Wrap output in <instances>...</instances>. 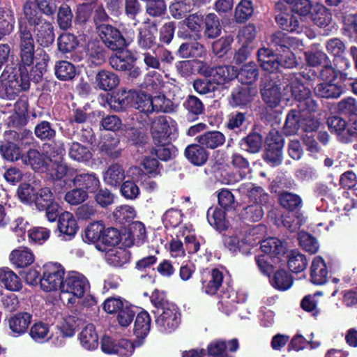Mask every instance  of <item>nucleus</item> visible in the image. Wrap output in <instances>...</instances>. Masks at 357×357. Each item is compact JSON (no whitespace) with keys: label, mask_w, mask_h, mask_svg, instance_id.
I'll return each instance as SVG.
<instances>
[{"label":"nucleus","mask_w":357,"mask_h":357,"mask_svg":"<svg viewBox=\"0 0 357 357\" xmlns=\"http://www.w3.org/2000/svg\"><path fill=\"white\" fill-rule=\"evenodd\" d=\"M289 268L294 273H301L307 265L306 257L298 250H291L287 255Z\"/></svg>","instance_id":"a18cd8bd"},{"label":"nucleus","mask_w":357,"mask_h":357,"mask_svg":"<svg viewBox=\"0 0 357 357\" xmlns=\"http://www.w3.org/2000/svg\"><path fill=\"white\" fill-rule=\"evenodd\" d=\"M258 75L257 65L253 62H249L244 65L238 73H236V77L245 86H248L257 80Z\"/></svg>","instance_id":"58836bf2"},{"label":"nucleus","mask_w":357,"mask_h":357,"mask_svg":"<svg viewBox=\"0 0 357 357\" xmlns=\"http://www.w3.org/2000/svg\"><path fill=\"white\" fill-rule=\"evenodd\" d=\"M310 281L316 285H323L328 281V271L324 259L316 256L312 259L310 268Z\"/></svg>","instance_id":"4468645a"},{"label":"nucleus","mask_w":357,"mask_h":357,"mask_svg":"<svg viewBox=\"0 0 357 357\" xmlns=\"http://www.w3.org/2000/svg\"><path fill=\"white\" fill-rule=\"evenodd\" d=\"M154 322L157 330L163 334L175 331L181 321V315L174 303H165L157 310H153Z\"/></svg>","instance_id":"0eeeda50"},{"label":"nucleus","mask_w":357,"mask_h":357,"mask_svg":"<svg viewBox=\"0 0 357 357\" xmlns=\"http://www.w3.org/2000/svg\"><path fill=\"white\" fill-rule=\"evenodd\" d=\"M90 284L88 279L82 274L72 271L65 276L63 285L61 286V293L63 296L67 295L66 305L73 307L76 305L79 299L89 292Z\"/></svg>","instance_id":"39448f33"},{"label":"nucleus","mask_w":357,"mask_h":357,"mask_svg":"<svg viewBox=\"0 0 357 357\" xmlns=\"http://www.w3.org/2000/svg\"><path fill=\"white\" fill-rule=\"evenodd\" d=\"M83 324L82 317L77 315L69 314L64 317L57 324L56 328L63 337H71L75 333L76 328Z\"/></svg>","instance_id":"393cba45"},{"label":"nucleus","mask_w":357,"mask_h":357,"mask_svg":"<svg viewBox=\"0 0 357 357\" xmlns=\"http://www.w3.org/2000/svg\"><path fill=\"white\" fill-rule=\"evenodd\" d=\"M55 75L60 80H70L75 76V66L66 61H58L54 67Z\"/></svg>","instance_id":"3c124183"},{"label":"nucleus","mask_w":357,"mask_h":357,"mask_svg":"<svg viewBox=\"0 0 357 357\" xmlns=\"http://www.w3.org/2000/svg\"><path fill=\"white\" fill-rule=\"evenodd\" d=\"M177 237L184 238L185 249L189 253H195L199 250V242L196 239L190 226L181 227L177 233Z\"/></svg>","instance_id":"e433bc0d"},{"label":"nucleus","mask_w":357,"mask_h":357,"mask_svg":"<svg viewBox=\"0 0 357 357\" xmlns=\"http://www.w3.org/2000/svg\"><path fill=\"white\" fill-rule=\"evenodd\" d=\"M82 347L86 350H94L98 346V335L93 324L86 325L79 334Z\"/></svg>","instance_id":"b1692460"},{"label":"nucleus","mask_w":357,"mask_h":357,"mask_svg":"<svg viewBox=\"0 0 357 357\" xmlns=\"http://www.w3.org/2000/svg\"><path fill=\"white\" fill-rule=\"evenodd\" d=\"M123 149L120 146V139L116 137H105L100 146V151L111 158L116 159L121 155Z\"/></svg>","instance_id":"4c0bfd02"},{"label":"nucleus","mask_w":357,"mask_h":357,"mask_svg":"<svg viewBox=\"0 0 357 357\" xmlns=\"http://www.w3.org/2000/svg\"><path fill=\"white\" fill-rule=\"evenodd\" d=\"M300 246L310 254H315L319 249V243L315 237L305 231L298 234Z\"/></svg>","instance_id":"864d4df0"},{"label":"nucleus","mask_w":357,"mask_h":357,"mask_svg":"<svg viewBox=\"0 0 357 357\" xmlns=\"http://www.w3.org/2000/svg\"><path fill=\"white\" fill-rule=\"evenodd\" d=\"M261 249L264 254H268L280 261V256L285 253L286 246L280 240L269 238L261 241Z\"/></svg>","instance_id":"bb28decb"},{"label":"nucleus","mask_w":357,"mask_h":357,"mask_svg":"<svg viewBox=\"0 0 357 357\" xmlns=\"http://www.w3.org/2000/svg\"><path fill=\"white\" fill-rule=\"evenodd\" d=\"M10 259L16 266L25 267L33 262L34 256L29 248H20L12 251Z\"/></svg>","instance_id":"72a5a7b5"},{"label":"nucleus","mask_w":357,"mask_h":357,"mask_svg":"<svg viewBox=\"0 0 357 357\" xmlns=\"http://www.w3.org/2000/svg\"><path fill=\"white\" fill-rule=\"evenodd\" d=\"M290 76L296 77L299 82L300 75L296 74H271L265 75L261 80V93L264 101L268 107L274 108L279 105L282 99L288 100L289 97L294 96L289 93L285 95L284 92L288 91L291 88V84L287 80Z\"/></svg>","instance_id":"7ed1b4c3"},{"label":"nucleus","mask_w":357,"mask_h":357,"mask_svg":"<svg viewBox=\"0 0 357 357\" xmlns=\"http://www.w3.org/2000/svg\"><path fill=\"white\" fill-rule=\"evenodd\" d=\"M327 123L330 131L343 143L351 142L354 135L357 133L356 119L347 123L340 116H333L328 119Z\"/></svg>","instance_id":"9b49d317"},{"label":"nucleus","mask_w":357,"mask_h":357,"mask_svg":"<svg viewBox=\"0 0 357 357\" xmlns=\"http://www.w3.org/2000/svg\"><path fill=\"white\" fill-rule=\"evenodd\" d=\"M305 59L307 63L313 67L319 66L323 67L329 61L327 55L321 50H312L305 52Z\"/></svg>","instance_id":"e2e57ef3"},{"label":"nucleus","mask_w":357,"mask_h":357,"mask_svg":"<svg viewBox=\"0 0 357 357\" xmlns=\"http://www.w3.org/2000/svg\"><path fill=\"white\" fill-rule=\"evenodd\" d=\"M225 137L218 131L207 132L198 137V142L202 146L209 149H215L224 144Z\"/></svg>","instance_id":"37998d69"},{"label":"nucleus","mask_w":357,"mask_h":357,"mask_svg":"<svg viewBox=\"0 0 357 357\" xmlns=\"http://www.w3.org/2000/svg\"><path fill=\"white\" fill-rule=\"evenodd\" d=\"M262 146V138L257 133L249 135L240 142V146L243 150L252 153H257Z\"/></svg>","instance_id":"5fc2aeb1"},{"label":"nucleus","mask_w":357,"mask_h":357,"mask_svg":"<svg viewBox=\"0 0 357 357\" xmlns=\"http://www.w3.org/2000/svg\"><path fill=\"white\" fill-rule=\"evenodd\" d=\"M205 34L208 38H214L220 33V26L218 17L214 13H209L205 17Z\"/></svg>","instance_id":"052dcab7"},{"label":"nucleus","mask_w":357,"mask_h":357,"mask_svg":"<svg viewBox=\"0 0 357 357\" xmlns=\"http://www.w3.org/2000/svg\"><path fill=\"white\" fill-rule=\"evenodd\" d=\"M302 115L303 112L300 109L299 111L292 109L288 113L284 126V130L287 135H294L300 130Z\"/></svg>","instance_id":"c03bdc74"},{"label":"nucleus","mask_w":357,"mask_h":357,"mask_svg":"<svg viewBox=\"0 0 357 357\" xmlns=\"http://www.w3.org/2000/svg\"><path fill=\"white\" fill-rule=\"evenodd\" d=\"M134 91L122 93L118 97H112L108 101L111 109L116 112L126 110L128 107H132V97Z\"/></svg>","instance_id":"49530a36"},{"label":"nucleus","mask_w":357,"mask_h":357,"mask_svg":"<svg viewBox=\"0 0 357 357\" xmlns=\"http://www.w3.org/2000/svg\"><path fill=\"white\" fill-rule=\"evenodd\" d=\"M36 40L40 45L49 47L52 45L55 38L52 24L46 20L36 25Z\"/></svg>","instance_id":"4be33fe9"},{"label":"nucleus","mask_w":357,"mask_h":357,"mask_svg":"<svg viewBox=\"0 0 357 357\" xmlns=\"http://www.w3.org/2000/svg\"><path fill=\"white\" fill-rule=\"evenodd\" d=\"M223 282V274L220 270L214 268L202 282V289L208 294H215Z\"/></svg>","instance_id":"c756f323"},{"label":"nucleus","mask_w":357,"mask_h":357,"mask_svg":"<svg viewBox=\"0 0 357 357\" xmlns=\"http://www.w3.org/2000/svg\"><path fill=\"white\" fill-rule=\"evenodd\" d=\"M272 43L276 47V52L279 56L280 66L291 68L294 67L297 62L294 54L290 50L296 48L301 50L303 43L296 38L287 37L283 32L278 31L271 36Z\"/></svg>","instance_id":"423d86ee"},{"label":"nucleus","mask_w":357,"mask_h":357,"mask_svg":"<svg viewBox=\"0 0 357 357\" xmlns=\"http://www.w3.org/2000/svg\"><path fill=\"white\" fill-rule=\"evenodd\" d=\"M254 8L251 1L241 0L235 8L234 18L236 22H243L253 15Z\"/></svg>","instance_id":"09e8293b"},{"label":"nucleus","mask_w":357,"mask_h":357,"mask_svg":"<svg viewBox=\"0 0 357 357\" xmlns=\"http://www.w3.org/2000/svg\"><path fill=\"white\" fill-rule=\"evenodd\" d=\"M96 80L99 88L105 91L114 89L119 83V77L114 73L107 70L100 71L96 75Z\"/></svg>","instance_id":"79ce46f5"},{"label":"nucleus","mask_w":357,"mask_h":357,"mask_svg":"<svg viewBox=\"0 0 357 357\" xmlns=\"http://www.w3.org/2000/svg\"><path fill=\"white\" fill-rule=\"evenodd\" d=\"M256 90L249 86L235 88L231 94L229 103L232 107H244L250 103L256 95Z\"/></svg>","instance_id":"f3484780"},{"label":"nucleus","mask_w":357,"mask_h":357,"mask_svg":"<svg viewBox=\"0 0 357 357\" xmlns=\"http://www.w3.org/2000/svg\"><path fill=\"white\" fill-rule=\"evenodd\" d=\"M104 225L100 221L91 223L85 229L83 240L87 243H96L101 241L104 231Z\"/></svg>","instance_id":"de8ad7c7"},{"label":"nucleus","mask_w":357,"mask_h":357,"mask_svg":"<svg viewBox=\"0 0 357 357\" xmlns=\"http://www.w3.org/2000/svg\"><path fill=\"white\" fill-rule=\"evenodd\" d=\"M0 283L13 291L20 290L22 282L20 278L8 268L0 269Z\"/></svg>","instance_id":"f704fd0d"},{"label":"nucleus","mask_w":357,"mask_h":357,"mask_svg":"<svg viewBox=\"0 0 357 357\" xmlns=\"http://www.w3.org/2000/svg\"><path fill=\"white\" fill-rule=\"evenodd\" d=\"M107 262L114 267H122L129 261V253L124 249L113 248L106 252Z\"/></svg>","instance_id":"ea45409f"},{"label":"nucleus","mask_w":357,"mask_h":357,"mask_svg":"<svg viewBox=\"0 0 357 357\" xmlns=\"http://www.w3.org/2000/svg\"><path fill=\"white\" fill-rule=\"evenodd\" d=\"M13 12L8 8H0V40L10 34L15 25Z\"/></svg>","instance_id":"a19ab883"},{"label":"nucleus","mask_w":357,"mask_h":357,"mask_svg":"<svg viewBox=\"0 0 357 357\" xmlns=\"http://www.w3.org/2000/svg\"><path fill=\"white\" fill-rule=\"evenodd\" d=\"M113 215L116 221L123 224L126 222L133 220L136 215V212L131 206L121 205L115 208Z\"/></svg>","instance_id":"680f3d73"},{"label":"nucleus","mask_w":357,"mask_h":357,"mask_svg":"<svg viewBox=\"0 0 357 357\" xmlns=\"http://www.w3.org/2000/svg\"><path fill=\"white\" fill-rule=\"evenodd\" d=\"M30 336L37 342L47 341L51 337L48 324L43 322L35 323L31 328Z\"/></svg>","instance_id":"603ef678"},{"label":"nucleus","mask_w":357,"mask_h":357,"mask_svg":"<svg viewBox=\"0 0 357 357\" xmlns=\"http://www.w3.org/2000/svg\"><path fill=\"white\" fill-rule=\"evenodd\" d=\"M77 45L76 37L69 33H63L58 38L59 49L64 53L73 50Z\"/></svg>","instance_id":"0e129e2a"},{"label":"nucleus","mask_w":357,"mask_h":357,"mask_svg":"<svg viewBox=\"0 0 357 357\" xmlns=\"http://www.w3.org/2000/svg\"><path fill=\"white\" fill-rule=\"evenodd\" d=\"M68 154L71 159L78 162L88 161L92 157V153L89 148L78 142L72 143Z\"/></svg>","instance_id":"8fccbe9b"},{"label":"nucleus","mask_w":357,"mask_h":357,"mask_svg":"<svg viewBox=\"0 0 357 357\" xmlns=\"http://www.w3.org/2000/svg\"><path fill=\"white\" fill-rule=\"evenodd\" d=\"M32 315L28 312H19L11 317L8 320L9 328L14 336L24 334L31 322Z\"/></svg>","instance_id":"a211bd4d"},{"label":"nucleus","mask_w":357,"mask_h":357,"mask_svg":"<svg viewBox=\"0 0 357 357\" xmlns=\"http://www.w3.org/2000/svg\"><path fill=\"white\" fill-rule=\"evenodd\" d=\"M279 200L281 206L289 211H294L302 205V200L298 195L288 192L281 193Z\"/></svg>","instance_id":"bf43d9fd"},{"label":"nucleus","mask_w":357,"mask_h":357,"mask_svg":"<svg viewBox=\"0 0 357 357\" xmlns=\"http://www.w3.org/2000/svg\"><path fill=\"white\" fill-rule=\"evenodd\" d=\"M185 155L189 161L197 166L204 165L208 156L206 149L198 144H190L187 146Z\"/></svg>","instance_id":"473e14b6"},{"label":"nucleus","mask_w":357,"mask_h":357,"mask_svg":"<svg viewBox=\"0 0 357 357\" xmlns=\"http://www.w3.org/2000/svg\"><path fill=\"white\" fill-rule=\"evenodd\" d=\"M291 84V88L284 94L291 93L294 99L298 102V109L303 112L301 128L304 132H311L317 130L319 126V121L312 114L317 111V104L311 97L310 90L304 84L301 83L295 76L287 78Z\"/></svg>","instance_id":"f03ea898"},{"label":"nucleus","mask_w":357,"mask_h":357,"mask_svg":"<svg viewBox=\"0 0 357 357\" xmlns=\"http://www.w3.org/2000/svg\"><path fill=\"white\" fill-rule=\"evenodd\" d=\"M102 178L107 185L117 187L125 178V171L120 164L113 163L103 172Z\"/></svg>","instance_id":"5701e85b"},{"label":"nucleus","mask_w":357,"mask_h":357,"mask_svg":"<svg viewBox=\"0 0 357 357\" xmlns=\"http://www.w3.org/2000/svg\"><path fill=\"white\" fill-rule=\"evenodd\" d=\"M151 133L155 143H168L177 137V123L169 116H159L151 123Z\"/></svg>","instance_id":"6e6552de"},{"label":"nucleus","mask_w":357,"mask_h":357,"mask_svg":"<svg viewBox=\"0 0 357 357\" xmlns=\"http://www.w3.org/2000/svg\"><path fill=\"white\" fill-rule=\"evenodd\" d=\"M247 296L243 292H237L232 289H228L220 296V308L229 314L236 307V304L245 301Z\"/></svg>","instance_id":"dca6fc26"},{"label":"nucleus","mask_w":357,"mask_h":357,"mask_svg":"<svg viewBox=\"0 0 357 357\" xmlns=\"http://www.w3.org/2000/svg\"><path fill=\"white\" fill-rule=\"evenodd\" d=\"M56 152L58 158L54 160L50 158L49 161L51 163L50 168H46L50 172L51 176L55 179H61L64 176H73L75 171L73 169L68 168L62 160V155L65 153L63 144H60L58 146Z\"/></svg>","instance_id":"ddd939ff"},{"label":"nucleus","mask_w":357,"mask_h":357,"mask_svg":"<svg viewBox=\"0 0 357 357\" xmlns=\"http://www.w3.org/2000/svg\"><path fill=\"white\" fill-rule=\"evenodd\" d=\"M88 198V192L81 188H75L68 191L65 195V200L70 205H78Z\"/></svg>","instance_id":"338daca9"},{"label":"nucleus","mask_w":357,"mask_h":357,"mask_svg":"<svg viewBox=\"0 0 357 357\" xmlns=\"http://www.w3.org/2000/svg\"><path fill=\"white\" fill-rule=\"evenodd\" d=\"M50 158L45 156L36 149L29 150L22 157L24 164L30 165L34 170L45 169Z\"/></svg>","instance_id":"cd10ccee"},{"label":"nucleus","mask_w":357,"mask_h":357,"mask_svg":"<svg viewBox=\"0 0 357 357\" xmlns=\"http://www.w3.org/2000/svg\"><path fill=\"white\" fill-rule=\"evenodd\" d=\"M86 57L87 62L91 66H100L106 59L105 50L100 41H90L86 47Z\"/></svg>","instance_id":"6ab92c4d"},{"label":"nucleus","mask_w":357,"mask_h":357,"mask_svg":"<svg viewBox=\"0 0 357 357\" xmlns=\"http://www.w3.org/2000/svg\"><path fill=\"white\" fill-rule=\"evenodd\" d=\"M317 96L323 98H337L342 93V88L332 82H323L318 84L314 89Z\"/></svg>","instance_id":"7c9ffc66"},{"label":"nucleus","mask_w":357,"mask_h":357,"mask_svg":"<svg viewBox=\"0 0 357 357\" xmlns=\"http://www.w3.org/2000/svg\"><path fill=\"white\" fill-rule=\"evenodd\" d=\"M208 222L217 230H224L227 227L225 211L218 207L211 206L207 211Z\"/></svg>","instance_id":"2f4dec72"},{"label":"nucleus","mask_w":357,"mask_h":357,"mask_svg":"<svg viewBox=\"0 0 357 357\" xmlns=\"http://www.w3.org/2000/svg\"><path fill=\"white\" fill-rule=\"evenodd\" d=\"M208 354L212 357H233L227 351V344L222 340H216L208 346Z\"/></svg>","instance_id":"774afa93"},{"label":"nucleus","mask_w":357,"mask_h":357,"mask_svg":"<svg viewBox=\"0 0 357 357\" xmlns=\"http://www.w3.org/2000/svg\"><path fill=\"white\" fill-rule=\"evenodd\" d=\"M314 10L316 13L312 15L314 23L321 28H325L328 26L331 21V15L326 8L319 6Z\"/></svg>","instance_id":"69168bd1"},{"label":"nucleus","mask_w":357,"mask_h":357,"mask_svg":"<svg viewBox=\"0 0 357 357\" xmlns=\"http://www.w3.org/2000/svg\"><path fill=\"white\" fill-rule=\"evenodd\" d=\"M64 268L59 264L48 263L43 266V278L40 280L41 288L45 291L61 290L64 277Z\"/></svg>","instance_id":"9d476101"},{"label":"nucleus","mask_w":357,"mask_h":357,"mask_svg":"<svg viewBox=\"0 0 357 357\" xmlns=\"http://www.w3.org/2000/svg\"><path fill=\"white\" fill-rule=\"evenodd\" d=\"M198 70L205 77H212V81L217 89L219 86L227 89L228 87L227 84L236 78L238 70L231 66H220L213 68L206 63H201L198 66Z\"/></svg>","instance_id":"1a4fd4ad"},{"label":"nucleus","mask_w":357,"mask_h":357,"mask_svg":"<svg viewBox=\"0 0 357 357\" xmlns=\"http://www.w3.org/2000/svg\"><path fill=\"white\" fill-rule=\"evenodd\" d=\"M151 319L146 311L139 312L135 319L134 333L138 339H144L149 334L151 328Z\"/></svg>","instance_id":"c85d7f7f"},{"label":"nucleus","mask_w":357,"mask_h":357,"mask_svg":"<svg viewBox=\"0 0 357 357\" xmlns=\"http://www.w3.org/2000/svg\"><path fill=\"white\" fill-rule=\"evenodd\" d=\"M239 191L255 201V203H260L261 204L268 203V195L264 192L262 188L255 186L252 183L241 184L239 187Z\"/></svg>","instance_id":"a878e982"},{"label":"nucleus","mask_w":357,"mask_h":357,"mask_svg":"<svg viewBox=\"0 0 357 357\" xmlns=\"http://www.w3.org/2000/svg\"><path fill=\"white\" fill-rule=\"evenodd\" d=\"M33 202L39 211H44L49 205L54 204V197L49 188H44L36 192Z\"/></svg>","instance_id":"4d7b16f0"},{"label":"nucleus","mask_w":357,"mask_h":357,"mask_svg":"<svg viewBox=\"0 0 357 357\" xmlns=\"http://www.w3.org/2000/svg\"><path fill=\"white\" fill-rule=\"evenodd\" d=\"M132 108L146 115L153 112L151 96L143 92L134 91Z\"/></svg>","instance_id":"c9c22d12"},{"label":"nucleus","mask_w":357,"mask_h":357,"mask_svg":"<svg viewBox=\"0 0 357 357\" xmlns=\"http://www.w3.org/2000/svg\"><path fill=\"white\" fill-rule=\"evenodd\" d=\"M287 6H290L293 13L301 16L308 15L312 8L311 2L309 0H283L275 4L276 8L281 11L287 10Z\"/></svg>","instance_id":"aec40b11"},{"label":"nucleus","mask_w":357,"mask_h":357,"mask_svg":"<svg viewBox=\"0 0 357 357\" xmlns=\"http://www.w3.org/2000/svg\"><path fill=\"white\" fill-rule=\"evenodd\" d=\"M24 15L30 25H37L45 21L35 3L29 0L24 5Z\"/></svg>","instance_id":"13d9d810"},{"label":"nucleus","mask_w":357,"mask_h":357,"mask_svg":"<svg viewBox=\"0 0 357 357\" xmlns=\"http://www.w3.org/2000/svg\"><path fill=\"white\" fill-rule=\"evenodd\" d=\"M265 232L266 227L262 225L251 229H244L243 231L234 229L225 234L222 241L225 247L231 252L236 253L239 251L247 254L255 244L260 242Z\"/></svg>","instance_id":"20e7f679"},{"label":"nucleus","mask_w":357,"mask_h":357,"mask_svg":"<svg viewBox=\"0 0 357 357\" xmlns=\"http://www.w3.org/2000/svg\"><path fill=\"white\" fill-rule=\"evenodd\" d=\"M72 182L75 186L82 187L89 192H95L100 185L98 177L93 172L76 174Z\"/></svg>","instance_id":"412c9836"},{"label":"nucleus","mask_w":357,"mask_h":357,"mask_svg":"<svg viewBox=\"0 0 357 357\" xmlns=\"http://www.w3.org/2000/svg\"><path fill=\"white\" fill-rule=\"evenodd\" d=\"M99 36L102 43L113 51L121 50L126 45V40L120 31L112 26H100Z\"/></svg>","instance_id":"f8f14e48"},{"label":"nucleus","mask_w":357,"mask_h":357,"mask_svg":"<svg viewBox=\"0 0 357 357\" xmlns=\"http://www.w3.org/2000/svg\"><path fill=\"white\" fill-rule=\"evenodd\" d=\"M20 57L18 69L12 72L5 70L0 77V98L9 100L15 98L22 91L29 88L32 79L38 82L42 77V70L34 75L29 74V68L33 70L32 65L34 60L35 45L31 29L22 20L19 22Z\"/></svg>","instance_id":"f257e3e1"},{"label":"nucleus","mask_w":357,"mask_h":357,"mask_svg":"<svg viewBox=\"0 0 357 357\" xmlns=\"http://www.w3.org/2000/svg\"><path fill=\"white\" fill-rule=\"evenodd\" d=\"M58 229L66 240L73 238L78 231L77 220L73 214L65 211L59 216Z\"/></svg>","instance_id":"2eb2a0df"},{"label":"nucleus","mask_w":357,"mask_h":357,"mask_svg":"<svg viewBox=\"0 0 357 357\" xmlns=\"http://www.w3.org/2000/svg\"><path fill=\"white\" fill-rule=\"evenodd\" d=\"M271 284L275 289L285 291L291 287L293 280L291 275L286 271L280 270L274 275Z\"/></svg>","instance_id":"6e6d98bb"}]
</instances>
